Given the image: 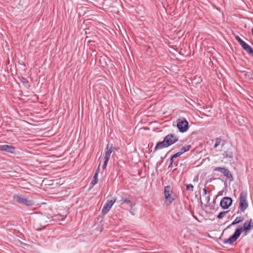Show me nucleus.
<instances>
[{"instance_id":"nucleus-1","label":"nucleus","mask_w":253,"mask_h":253,"mask_svg":"<svg viewBox=\"0 0 253 253\" xmlns=\"http://www.w3.org/2000/svg\"><path fill=\"white\" fill-rule=\"evenodd\" d=\"M13 198L18 203L26 206H32L35 204V202L32 199L26 198L22 195H15Z\"/></svg>"},{"instance_id":"nucleus-2","label":"nucleus","mask_w":253,"mask_h":253,"mask_svg":"<svg viewBox=\"0 0 253 253\" xmlns=\"http://www.w3.org/2000/svg\"><path fill=\"white\" fill-rule=\"evenodd\" d=\"M247 199V193L245 192H241L239 199V208L242 212H244L249 206Z\"/></svg>"},{"instance_id":"nucleus-3","label":"nucleus","mask_w":253,"mask_h":253,"mask_svg":"<svg viewBox=\"0 0 253 253\" xmlns=\"http://www.w3.org/2000/svg\"><path fill=\"white\" fill-rule=\"evenodd\" d=\"M177 127L180 132H185L188 129V122L185 118L179 119L178 120Z\"/></svg>"},{"instance_id":"nucleus-4","label":"nucleus","mask_w":253,"mask_h":253,"mask_svg":"<svg viewBox=\"0 0 253 253\" xmlns=\"http://www.w3.org/2000/svg\"><path fill=\"white\" fill-rule=\"evenodd\" d=\"M113 152V147L112 145L109 147V145L108 144L107 145V147L105 149V156H104V162L103 165V169H105L106 167H107L108 162L110 159L111 154L112 152Z\"/></svg>"},{"instance_id":"nucleus-5","label":"nucleus","mask_w":253,"mask_h":253,"mask_svg":"<svg viewBox=\"0 0 253 253\" xmlns=\"http://www.w3.org/2000/svg\"><path fill=\"white\" fill-rule=\"evenodd\" d=\"M242 227H239L236 229L234 234L231 236L229 239L224 242V243L231 244L234 242L237 238L240 236L242 232Z\"/></svg>"},{"instance_id":"nucleus-6","label":"nucleus","mask_w":253,"mask_h":253,"mask_svg":"<svg viewBox=\"0 0 253 253\" xmlns=\"http://www.w3.org/2000/svg\"><path fill=\"white\" fill-rule=\"evenodd\" d=\"M253 229V220L250 219L249 220L244 222L243 225V231L247 235L252 229Z\"/></svg>"},{"instance_id":"nucleus-7","label":"nucleus","mask_w":253,"mask_h":253,"mask_svg":"<svg viewBox=\"0 0 253 253\" xmlns=\"http://www.w3.org/2000/svg\"><path fill=\"white\" fill-rule=\"evenodd\" d=\"M165 141L167 143L169 146L172 145L178 141V137L172 134L167 135L164 138Z\"/></svg>"},{"instance_id":"nucleus-8","label":"nucleus","mask_w":253,"mask_h":253,"mask_svg":"<svg viewBox=\"0 0 253 253\" xmlns=\"http://www.w3.org/2000/svg\"><path fill=\"white\" fill-rule=\"evenodd\" d=\"M232 199L229 197H224L220 201V206L224 209H227L232 204Z\"/></svg>"},{"instance_id":"nucleus-9","label":"nucleus","mask_w":253,"mask_h":253,"mask_svg":"<svg viewBox=\"0 0 253 253\" xmlns=\"http://www.w3.org/2000/svg\"><path fill=\"white\" fill-rule=\"evenodd\" d=\"M116 200L107 201V203L104 206L102 210V213L103 214H106L110 210L113 204L115 203Z\"/></svg>"},{"instance_id":"nucleus-10","label":"nucleus","mask_w":253,"mask_h":253,"mask_svg":"<svg viewBox=\"0 0 253 253\" xmlns=\"http://www.w3.org/2000/svg\"><path fill=\"white\" fill-rule=\"evenodd\" d=\"M0 150L13 153L14 152L15 148L11 145H2L0 146Z\"/></svg>"},{"instance_id":"nucleus-11","label":"nucleus","mask_w":253,"mask_h":253,"mask_svg":"<svg viewBox=\"0 0 253 253\" xmlns=\"http://www.w3.org/2000/svg\"><path fill=\"white\" fill-rule=\"evenodd\" d=\"M214 170L218 171L222 173L227 177L229 178L230 177H232V175L229 170H228L225 168L216 167L214 169Z\"/></svg>"},{"instance_id":"nucleus-12","label":"nucleus","mask_w":253,"mask_h":253,"mask_svg":"<svg viewBox=\"0 0 253 253\" xmlns=\"http://www.w3.org/2000/svg\"><path fill=\"white\" fill-rule=\"evenodd\" d=\"M240 45L247 52L253 56V49L250 45L244 42Z\"/></svg>"},{"instance_id":"nucleus-13","label":"nucleus","mask_w":253,"mask_h":253,"mask_svg":"<svg viewBox=\"0 0 253 253\" xmlns=\"http://www.w3.org/2000/svg\"><path fill=\"white\" fill-rule=\"evenodd\" d=\"M190 145L184 146L182 148L181 150L180 151L175 153L172 156V159H173L175 158L181 156L183 153L188 151L190 149Z\"/></svg>"},{"instance_id":"nucleus-14","label":"nucleus","mask_w":253,"mask_h":253,"mask_svg":"<svg viewBox=\"0 0 253 253\" xmlns=\"http://www.w3.org/2000/svg\"><path fill=\"white\" fill-rule=\"evenodd\" d=\"M169 147V145H168L167 143L165 141V139H164L163 141L158 142L155 148V150L157 151L158 150L162 149L164 148H167Z\"/></svg>"},{"instance_id":"nucleus-15","label":"nucleus","mask_w":253,"mask_h":253,"mask_svg":"<svg viewBox=\"0 0 253 253\" xmlns=\"http://www.w3.org/2000/svg\"><path fill=\"white\" fill-rule=\"evenodd\" d=\"M121 205L126 204L128 207L132 208L134 206V203H133L131 201L126 199H123L119 201Z\"/></svg>"},{"instance_id":"nucleus-16","label":"nucleus","mask_w":253,"mask_h":253,"mask_svg":"<svg viewBox=\"0 0 253 253\" xmlns=\"http://www.w3.org/2000/svg\"><path fill=\"white\" fill-rule=\"evenodd\" d=\"M98 170H96V172L95 173L92 180L91 182V184L93 186L94 185H95L98 181Z\"/></svg>"},{"instance_id":"nucleus-17","label":"nucleus","mask_w":253,"mask_h":253,"mask_svg":"<svg viewBox=\"0 0 253 253\" xmlns=\"http://www.w3.org/2000/svg\"><path fill=\"white\" fill-rule=\"evenodd\" d=\"M165 198H167L169 195L171 194V191L170 190V187L169 186H166L165 188Z\"/></svg>"},{"instance_id":"nucleus-18","label":"nucleus","mask_w":253,"mask_h":253,"mask_svg":"<svg viewBox=\"0 0 253 253\" xmlns=\"http://www.w3.org/2000/svg\"><path fill=\"white\" fill-rule=\"evenodd\" d=\"M173 200L174 198L171 196V194L169 195L167 198H166V203L168 205H170L173 201Z\"/></svg>"},{"instance_id":"nucleus-19","label":"nucleus","mask_w":253,"mask_h":253,"mask_svg":"<svg viewBox=\"0 0 253 253\" xmlns=\"http://www.w3.org/2000/svg\"><path fill=\"white\" fill-rule=\"evenodd\" d=\"M244 218L242 217H237L236 219L232 222L231 225H234L240 223L243 220Z\"/></svg>"},{"instance_id":"nucleus-20","label":"nucleus","mask_w":253,"mask_h":253,"mask_svg":"<svg viewBox=\"0 0 253 253\" xmlns=\"http://www.w3.org/2000/svg\"><path fill=\"white\" fill-rule=\"evenodd\" d=\"M223 158H229L230 159L232 158V154L229 151H226L223 154Z\"/></svg>"},{"instance_id":"nucleus-21","label":"nucleus","mask_w":253,"mask_h":253,"mask_svg":"<svg viewBox=\"0 0 253 253\" xmlns=\"http://www.w3.org/2000/svg\"><path fill=\"white\" fill-rule=\"evenodd\" d=\"M221 141V139H219V138L216 139L215 143L213 147L214 148H216L218 146H219L220 144Z\"/></svg>"},{"instance_id":"nucleus-22","label":"nucleus","mask_w":253,"mask_h":253,"mask_svg":"<svg viewBox=\"0 0 253 253\" xmlns=\"http://www.w3.org/2000/svg\"><path fill=\"white\" fill-rule=\"evenodd\" d=\"M227 212V211H222V212H220L218 215H217V217L218 218H223L225 214Z\"/></svg>"},{"instance_id":"nucleus-23","label":"nucleus","mask_w":253,"mask_h":253,"mask_svg":"<svg viewBox=\"0 0 253 253\" xmlns=\"http://www.w3.org/2000/svg\"><path fill=\"white\" fill-rule=\"evenodd\" d=\"M186 189L187 190L193 191V185L191 184H187L186 185Z\"/></svg>"},{"instance_id":"nucleus-24","label":"nucleus","mask_w":253,"mask_h":253,"mask_svg":"<svg viewBox=\"0 0 253 253\" xmlns=\"http://www.w3.org/2000/svg\"><path fill=\"white\" fill-rule=\"evenodd\" d=\"M235 37L240 45L244 42L238 36H235Z\"/></svg>"},{"instance_id":"nucleus-25","label":"nucleus","mask_w":253,"mask_h":253,"mask_svg":"<svg viewBox=\"0 0 253 253\" xmlns=\"http://www.w3.org/2000/svg\"><path fill=\"white\" fill-rule=\"evenodd\" d=\"M57 217V218H56V219H58L59 220H63L65 218L66 216L62 215H58L56 216Z\"/></svg>"},{"instance_id":"nucleus-26","label":"nucleus","mask_w":253,"mask_h":253,"mask_svg":"<svg viewBox=\"0 0 253 253\" xmlns=\"http://www.w3.org/2000/svg\"><path fill=\"white\" fill-rule=\"evenodd\" d=\"M24 85L25 86H28L29 85H28V82L26 81V80L25 79H23L22 80Z\"/></svg>"},{"instance_id":"nucleus-27","label":"nucleus","mask_w":253,"mask_h":253,"mask_svg":"<svg viewBox=\"0 0 253 253\" xmlns=\"http://www.w3.org/2000/svg\"><path fill=\"white\" fill-rule=\"evenodd\" d=\"M207 194V190L206 188L203 189V196H206Z\"/></svg>"},{"instance_id":"nucleus-28","label":"nucleus","mask_w":253,"mask_h":253,"mask_svg":"<svg viewBox=\"0 0 253 253\" xmlns=\"http://www.w3.org/2000/svg\"><path fill=\"white\" fill-rule=\"evenodd\" d=\"M173 159H172V157H171V159H170V165L172 164V163H173Z\"/></svg>"},{"instance_id":"nucleus-29","label":"nucleus","mask_w":253,"mask_h":253,"mask_svg":"<svg viewBox=\"0 0 253 253\" xmlns=\"http://www.w3.org/2000/svg\"><path fill=\"white\" fill-rule=\"evenodd\" d=\"M210 197H208L207 198V203H208V202H209V200H210Z\"/></svg>"},{"instance_id":"nucleus-30","label":"nucleus","mask_w":253,"mask_h":253,"mask_svg":"<svg viewBox=\"0 0 253 253\" xmlns=\"http://www.w3.org/2000/svg\"><path fill=\"white\" fill-rule=\"evenodd\" d=\"M252 32L253 34V28L252 29Z\"/></svg>"}]
</instances>
